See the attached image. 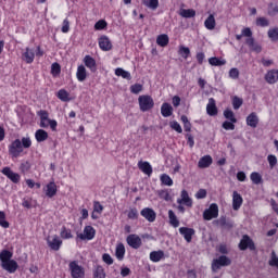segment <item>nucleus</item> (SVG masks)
<instances>
[{
    "label": "nucleus",
    "mask_w": 278,
    "mask_h": 278,
    "mask_svg": "<svg viewBox=\"0 0 278 278\" xmlns=\"http://www.w3.org/2000/svg\"><path fill=\"white\" fill-rule=\"evenodd\" d=\"M130 92L132 94H140V92H142V85L135 84V85L130 86Z\"/></svg>",
    "instance_id": "52"
},
{
    "label": "nucleus",
    "mask_w": 278,
    "mask_h": 278,
    "mask_svg": "<svg viewBox=\"0 0 278 278\" xmlns=\"http://www.w3.org/2000/svg\"><path fill=\"white\" fill-rule=\"evenodd\" d=\"M179 53L185 60H187L188 55H190V48L181 46L179 48Z\"/></svg>",
    "instance_id": "58"
},
{
    "label": "nucleus",
    "mask_w": 278,
    "mask_h": 278,
    "mask_svg": "<svg viewBox=\"0 0 278 278\" xmlns=\"http://www.w3.org/2000/svg\"><path fill=\"white\" fill-rule=\"evenodd\" d=\"M168 218H169V225L172 227H179V219L177 218V215H175V212L173 210L168 211Z\"/></svg>",
    "instance_id": "33"
},
{
    "label": "nucleus",
    "mask_w": 278,
    "mask_h": 278,
    "mask_svg": "<svg viewBox=\"0 0 278 278\" xmlns=\"http://www.w3.org/2000/svg\"><path fill=\"white\" fill-rule=\"evenodd\" d=\"M159 197H160V199H163L164 201H170V193H168V190H160Z\"/></svg>",
    "instance_id": "56"
},
{
    "label": "nucleus",
    "mask_w": 278,
    "mask_h": 278,
    "mask_svg": "<svg viewBox=\"0 0 278 278\" xmlns=\"http://www.w3.org/2000/svg\"><path fill=\"white\" fill-rule=\"evenodd\" d=\"M61 238L64 240H68L73 238V233H71V229H66V227H63L61 230Z\"/></svg>",
    "instance_id": "51"
},
{
    "label": "nucleus",
    "mask_w": 278,
    "mask_h": 278,
    "mask_svg": "<svg viewBox=\"0 0 278 278\" xmlns=\"http://www.w3.org/2000/svg\"><path fill=\"white\" fill-rule=\"evenodd\" d=\"M267 162L269 163L270 168H275V166H277V156L269 154L267 156Z\"/></svg>",
    "instance_id": "62"
},
{
    "label": "nucleus",
    "mask_w": 278,
    "mask_h": 278,
    "mask_svg": "<svg viewBox=\"0 0 278 278\" xmlns=\"http://www.w3.org/2000/svg\"><path fill=\"white\" fill-rule=\"evenodd\" d=\"M22 58L26 64H31L34 62V58H36V52L29 48H26V51L23 53Z\"/></svg>",
    "instance_id": "26"
},
{
    "label": "nucleus",
    "mask_w": 278,
    "mask_h": 278,
    "mask_svg": "<svg viewBox=\"0 0 278 278\" xmlns=\"http://www.w3.org/2000/svg\"><path fill=\"white\" fill-rule=\"evenodd\" d=\"M138 168L144 173V175H148V177H151V175H153V167L151 166V164L147 161L142 162L140 161L138 163Z\"/></svg>",
    "instance_id": "16"
},
{
    "label": "nucleus",
    "mask_w": 278,
    "mask_h": 278,
    "mask_svg": "<svg viewBox=\"0 0 278 278\" xmlns=\"http://www.w3.org/2000/svg\"><path fill=\"white\" fill-rule=\"evenodd\" d=\"M150 260L151 262H160L161 260H164V251H153L150 253Z\"/></svg>",
    "instance_id": "32"
},
{
    "label": "nucleus",
    "mask_w": 278,
    "mask_h": 278,
    "mask_svg": "<svg viewBox=\"0 0 278 278\" xmlns=\"http://www.w3.org/2000/svg\"><path fill=\"white\" fill-rule=\"evenodd\" d=\"M218 225H220L222 227H224V229H233V220L228 219L225 216L219 217V219L217 220Z\"/></svg>",
    "instance_id": "28"
},
{
    "label": "nucleus",
    "mask_w": 278,
    "mask_h": 278,
    "mask_svg": "<svg viewBox=\"0 0 278 278\" xmlns=\"http://www.w3.org/2000/svg\"><path fill=\"white\" fill-rule=\"evenodd\" d=\"M223 129H226V131H233V129H236V125H233V122H229V121H226L223 123L222 125Z\"/></svg>",
    "instance_id": "55"
},
{
    "label": "nucleus",
    "mask_w": 278,
    "mask_h": 278,
    "mask_svg": "<svg viewBox=\"0 0 278 278\" xmlns=\"http://www.w3.org/2000/svg\"><path fill=\"white\" fill-rule=\"evenodd\" d=\"M99 47L102 51H112V41L108 36H101L99 38Z\"/></svg>",
    "instance_id": "15"
},
{
    "label": "nucleus",
    "mask_w": 278,
    "mask_h": 278,
    "mask_svg": "<svg viewBox=\"0 0 278 278\" xmlns=\"http://www.w3.org/2000/svg\"><path fill=\"white\" fill-rule=\"evenodd\" d=\"M58 99H60L63 102L71 101V99H68V91H66L65 89L59 90Z\"/></svg>",
    "instance_id": "46"
},
{
    "label": "nucleus",
    "mask_w": 278,
    "mask_h": 278,
    "mask_svg": "<svg viewBox=\"0 0 278 278\" xmlns=\"http://www.w3.org/2000/svg\"><path fill=\"white\" fill-rule=\"evenodd\" d=\"M0 227L3 229H8L10 227V223L5 220V212L0 211Z\"/></svg>",
    "instance_id": "50"
},
{
    "label": "nucleus",
    "mask_w": 278,
    "mask_h": 278,
    "mask_svg": "<svg viewBox=\"0 0 278 278\" xmlns=\"http://www.w3.org/2000/svg\"><path fill=\"white\" fill-rule=\"evenodd\" d=\"M58 194V185L55 182H50L47 185L46 195L49 197V199H53Z\"/></svg>",
    "instance_id": "27"
},
{
    "label": "nucleus",
    "mask_w": 278,
    "mask_h": 278,
    "mask_svg": "<svg viewBox=\"0 0 278 278\" xmlns=\"http://www.w3.org/2000/svg\"><path fill=\"white\" fill-rule=\"evenodd\" d=\"M115 75L117 77H123V79H128V81L131 80V74L122 67L115 70Z\"/></svg>",
    "instance_id": "39"
},
{
    "label": "nucleus",
    "mask_w": 278,
    "mask_h": 278,
    "mask_svg": "<svg viewBox=\"0 0 278 278\" xmlns=\"http://www.w3.org/2000/svg\"><path fill=\"white\" fill-rule=\"evenodd\" d=\"M128 218L130 220H138V208H130V211L128 212Z\"/></svg>",
    "instance_id": "57"
},
{
    "label": "nucleus",
    "mask_w": 278,
    "mask_h": 278,
    "mask_svg": "<svg viewBox=\"0 0 278 278\" xmlns=\"http://www.w3.org/2000/svg\"><path fill=\"white\" fill-rule=\"evenodd\" d=\"M2 175H5L8 179L12 180L13 184H18L21 181V175L14 173L10 167H4L1 170Z\"/></svg>",
    "instance_id": "11"
},
{
    "label": "nucleus",
    "mask_w": 278,
    "mask_h": 278,
    "mask_svg": "<svg viewBox=\"0 0 278 278\" xmlns=\"http://www.w3.org/2000/svg\"><path fill=\"white\" fill-rule=\"evenodd\" d=\"M208 64H211V66H225L227 61L225 59L220 60L216 56H212L208 59Z\"/></svg>",
    "instance_id": "37"
},
{
    "label": "nucleus",
    "mask_w": 278,
    "mask_h": 278,
    "mask_svg": "<svg viewBox=\"0 0 278 278\" xmlns=\"http://www.w3.org/2000/svg\"><path fill=\"white\" fill-rule=\"evenodd\" d=\"M140 214L148 223H155V218H157V214L151 207H144Z\"/></svg>",
    "instance_id": "10"
},
{
    "label": "nucleus",
    "mask_w": 278,
    "mask_h": 278,
    "mask_svg": "<svg viewBox=\"0 0 278 278\" xmlns=\"http://www.w3.org/2000/svg\"><path fill=\"white\" fill-rule=\"evenodd\" d=\"M1 268H3V270H7V273H14L15 270H18V263H16V261L11 260V261H7L5 263H1Z\"/></svg>",
    "instance_id": "14"
},
{
    "label": "nucleus",
    "mask_w": 278,
    "mask_h": 278,
    "mask_svg": "<svg viewBox=\"0 0 278 278\" xmlns=\"http://www.w3.org/2000/svg\"><path fill=\"white\" fill-rule=\"evenodd\" d=\"M270 25V22L266 17H257L256 18V26L257 27H268Z\"/></svg>",
    "instance_id": "48"
},
{
    "label": "nucleus",
    "mask_w": 278,
    "mask_h": 278,
    "mask_svg": "<svg viewBox=\"0 0 278 278\" xmlns=\"http://www.w3.org/2000/svg\"><path fill=\"white\" fill-rule=\"evenodd\" d=\"M224 116H225V118H227V121H230L231 123H238V119L236 118L233 111H231L229 109L224 111Z\"/></svg>",
    "instance_id": "42"
},
{
    "label": "nucleus",
    "mask_w": 278,
    "mask_h": 278,
    "mask_svg": "<svg viewBox=\"0 0 278 278\" xmlns=\"http://www.w3.org/2000/svg\"><path fill=\"white\" fill-rule=\"evenodd\" d=\"M169 42L168 39V35L163 34V35H159L156 38V45H159V47H167Z\"/></svg>",
    "instance_id": "38"
},
{
    "label": "nucleus",
    "mask_w": 278,
    "mask_h": 278,
    "mask_svg": "<svg viewBox=\"0 0 278 278\" xmlns=\"http://www.w3.org/2000/svg\"><path fill=\"white\" fill-rule=\"evenodd\" d=\"M115 256L119 262L125 260V245L123 243L117 244L115 250Z\"/></svg>",
    "instance_id": "30"
},
{
    "label": "nucleus",
    "mask_w": 278,
    "mask_h": 278,
    "mask_svg": "<svg viewBox=\"0 0 278 278\" xmlns=\"http://www.w3.org/2000/svg\"><path fill=\"white\" fill-rule=\"evenodd\" d=\"M35 138L37 142H45L49 138V132H47L45 129H38L35 132Z\"/></svg>",
    "instance_id": "29"
},
{
    "label": "nucleus",
    "mask_w": 278,
    "mask_h": 278,
    "mask_svg": "<svg viewBox=\"0 0 278 278\" xmlns=\"http://www.w3.org/2000/svg\"><path fill=\"white\" fill-rule=\"evenodd\" d=\"M206 112L208 116H216L218 114V109L216 108V100H214V98L208 99V104L206 105Z\"/></svg>",
    "instance_id": "17"
},
{
    "label": "nucleus",
    "mask_w": 278,
    "mask_h": 278,
    "mask_svg": "<svg viewBox=\"0 0 278 278\" xmlns=\"http://www.w3.org/2000/svg\"><path fill=\"white\" fill-rule=\"evenodd\" d=\"M23 151V144L21 143V139H15L9 146V155L12 157H18Z\"/></svg>",
    "instance_id": "6"
},
{
    "label": "nucleus",
    "mask_w": 278,
    "mask_h": 278,
    "mask_svg": "<svg viewBox=\"0 0 278 278\" xmlns=\"http://www.w3.org/2000/svg\"><path fill=\"white\" fill-rule=\"evenodd\" d=\"M97 233V230L92 226H86L84 228V233H78L77 238L80 240H92Z\"/></svg>",
    "instance_id": "9"
},
{
    "label": "nucleus",
    "mask_w": 278,
    "mask_h": 278,
    "mask_svg": "<svg viewBox=\"0 0 278 278\" xmlns=\"http://www.w3.org/2000/svg\"><path fill=\"white\" fill-rule=\"evenodd\" d=\"M222 266H231V260L225 255H222L218 258L213 260L212 262L213 273H217L218 270H220Z\"/></svg>",
    "instance_id": "3"
},
{
    "label": "nucleus",
    "mask_w": 278,
    "mask_h": 278,
    "mask_svg": "<svg viewBox=\"0 0 278 278\" xmlns=\"http://www.w3.org/2000/svg\"><path fill=\"white\" fill-rule=\"evenodd\" d=\"M102 261L104 262V264H108L109 266H112V264H114V258H112V256L108 253H104L102 255Z\"/></svg>",
    "instance_id": "59"
},
{
    "label": "nucleus",
    "mask_w": 278,
    "mask_h": 278,
    "mask_svg": "<svg viewBox=\"0 0 278 278\" xmlns=\"http://www.w3.org/2000/svg\"><path fill=\"white\" fill-rule=\"evenodd\" d=\"M245 45L250 47L251 51H254L255 53H262V47L258 43H255V39L253 37L248 38L245 40Z\"/></svg>",
    "instance_id": "24"
},
{
    "label": "nucleus",
    "mask_w": 278,
    "mask_h": 278,
    "mask_svg": "<svg viewBox=\"0 0 278 278\" xmlns=\"http://www.w3.org/2000/svg\"><path fill=\"white\" fill-rule=\"evenodd\" d=\"M94 278H105V270L103 267H98L94 271Z\"/></svg>",
    "instance_id": "64"
},
{
    "label": "nucleus",
    "mask_w": 278,
    "mask_h": 278,
    "mask_svg": "<svg viewBox=\"0 0 278 278\" xmlns=\"http://www.w3.org/2000/svg\"><path fill=\"white\" fill-rule=\"evenodd\" d=\"M204 220H212L218 218V204L212 203L208 208L203 212Z\"/></svg>",
    "instance_id": "7"
},
{
    "label": "nucleus",
    "mask_w": 278,
    "mask_h": 278,
    "mask_svg": "<svg viewBox=\"0 0 278 278\" xmlns=\"http://www.w3.org/2000/svg\"><path fill=\"white\" fill-rule=\"evenodd\" d=\"M126 242L131 247V249H140V247H142V239H140L138 235H129Z\"/></svg>",
    "instance_id": "12"
},
{
    "label": "nucleus",
    "mask_w": 278,
    "mask_h": 278,
    "mask_svg": "<svg viewBox=\"0 0 278 278\" xmlns=\"http://www.w3.org/2000/svg\"><path fill=\"white\" fill-rule=\"evenodd\" d=\"M180 236H184L186 242H192V236H194V228L180 227L179 228Z\"/></svg>",
    "instance_id": "13"
},
{
    "label": "nucleus",
    "mask_w": 278,
    "mask_h": 278,
    "mask_svg": "<svg viewBox=\"0 0 278 278\" xmlns=\"http://www.w3.org/2000/svg\"><path fill=\"white\" fill-rule=\"evenodd\" d=\"M278 14V5H275V4H270L269 8H268V15L269 16H277Z\"/></svg>",
    "instance_id": "63"
},
{
    "label": "nucleus",
    "mask_w": 278,
    "mask_h": 278,
    "mask_svg": "<svg viewBox=\"0 0 278 278\" xmlns=\"http://www.w3.org/2000/svg\"><path fill=\"white\" fill-rule=\"evenodd\" d=\"M177 203L179 205L184 203L185 205H187V207H192V199H190V195H188V191L186 190L181 191V199H178Z\"/></svg>",
    "instance_id": "21"
},
{
    "label": "nucleus",
    "mask_w": 278,
    "mask_h": 278,
    "mask_svg": "<svg viewBox=\"0 0 278 278\" xmlns=\"http://www.w3.org/2000/svg\"><path fill=\"white\" fill-rule=\"evenodd\" d=\"M250 179L253 184H255V186H258V184L262 181V175H260V173L253 172L250 175Z\"/></svg>",
    "instance_id": "47"
},
{
    "label": "nucleus",
    "mask_w": 278,
    "mask_h": 278,
    "mask_svg": "<svg viewBox=\"0 0 278 278\" xmlns=\"http://www.w3.org/2000/svg\"><path fill=\"white\" fill-rule=\"evenodd\" d=\"M204 25L206 29H214L216 27V18H214V15H208L204 22Z\"/></svg>",
    "instance_id": "40"
},
{
    "label": "nucleus",
    "mask_w": 278,
    "mask_h": 278,
    "mask_svg": "<svg viewBox=\"0 0 278 278\" xmlns=\"http://www.w3.org/2000/svg\"><path fill=\"white\" fill-rule=\"evenodd\" d=\"M142 3L146 5V8H149L153 11L160 8V0H142Z\"/></svg>",
    "instance_id": "34"
},
{
    "label": "nucleus",
    "mask_w": 278,
    "mask_h": 278,
    "mask_svg": "<svg viewBox=\"0 0 278 278\" xmlns=\"http://www.w3.org/2000/svg\"><path fill=\"white\" fill-rule=\"evenodd\" d=\"M60 73H62V66H60L59 63H53L51 65V74L53 75V77H58Z\"/></svg>",
    "instance_id": "49"
},
{
    "label": "nucleus",
    "mask_w": 278,
    "mask_h": 278,
    "mask_svg": "<svg viewBox=\"0 0 278 278\" xmlns=\"http://www.w3.org/2000/svg\"><path fill=\"white\" fill-rule=\"evenodd\" d=\"M239 249L240 251H247V249L250 251H255V242H253V239H251L249 235H243L239 243Z\"/></svg>",
    "instance_id": "5"
},
{
    "label": "nucleus",
    "mask_w": 278,
    "mask_h": 278,
    "mask_svg": "<svg viewBox=\"0 0 278 278\" xmlns=\"http://www.w3.org/2000/svg\"><path fill=\"white\" fill-rule=\"evenodd\" d=\"M179 14L182 18H194L197 11H194V9H182Z\"/></svg>",
    "instance_id": "35"
},
{
    "label": "nucleus",
    "mask_w": 278,
    "mask_h": 278,
    "mask_svg": "<svg viewBox=\"0 0 278 278\" xmlns=\"http://www.w3.org/2000/svg\"><path fill=\"white\" fill-rule=\"evenodd\" d=\"M242 195L238 193V191H233L232 193V208L238 212L240 207H242Z\"/></svg>",
    "instance_id": "19"
},
{
    "label": "nucleus",
    "mask_w": 278,
    "mask_h": 278,
    "mask_svg": "<svg viewBox=\"0 0 278 278\" xmlns=\"http://www.w3.org/2000/svg\"><path fill=\"white\" fill-rule=\"evenodd\" d=\"M242 103H244V100H242V98H239L238 96H235L232 98L233 110H240V108H242Z\"/></svg>",
    "instance_id": "44"
},
{
    "label": "nucleus",
    "mask_w": 278,
    "mask_h": 278,
    "mask_svg": "<svg viewBox=\"0 0 278 278\" xmlns=\"http://www.w3.org/2000/svg\"><path fill=\"white\" fill-rule=\"evenodd\" d=\"M212 162L213 160L210 155H204L199 160L198 166L199 168H210V166H212Z\"/></svg>",
    "instance_id": "25"
},
{
    "label": "nucleus",
    "mask_w": 278,
    "mask_h": 278,
    "mask_svg": "<svg viewBox=\"0 0 278 278\" xmlns=\"http://www.w3.org/2000/svg\"><path fill=\"white\" fill-rule=\"evenodd\" d=\"M84 64L91 71V73H97V61L92 56L86 55L84 58Z\"/></svg>",
    "instance_id": "18"
},
{
    "label": "nucleus",
    "mask_w": 278,
    "mask_h": 278,
    "mask_svg": "<svg viewBox=\"0 0 278 278\" xmlns=\"http://www.w3.org/2000/svg\"><path fill=\"white\" fill-rule=\"evenodd\" d=\"M76 77H77L78 81H86V77H88V75L86 72V67L84 65H79L77 67Z\"/></svg>",
    "instance_id": "31"
},
{
    "label": "nucleus",
    "mask_w": 278,
    "mask_h": 278,
    "mask_svg": "<svg viewBox=\"0 0 278 278\" xmlns=\"http://www.w3.org/2000/svg\"><path fill=\"white\" fill-rule=\"evenodd\" d=\"M138 101L141 112H149V110H153V106L155 105V102L151 96H140Z\"/></svg>",
    "instance_id": "2"
},
{
    "label": "nucleus",
    "mask_w": 278,
    "mask_h": 278,
    "mask_svg": "<svg viewBox=\"0 0 278 278\" xmlns=\"http://www.w3.org/2000/svg\"><path fill=\"white\" fill-rule=\"evenodd\" d=\"M229 77L231 79H238V77H240V71L238 68H236V67L230 68Z\"/></svg>",
    "instance_id": "61"
},
{
    "label": "nucleus",
    "mask_w": 278,
    "mask_h": 278,
    "mask_svg": "<svg viewBox=\"0 0 278 278\" xmlns=\"http://www.w3.org/2000/svg\"><path fill=\"white\" fill-rule=\"evenodd\" d=\"M106 27H108V22H105V20H100L94 24V29L97 30L105 29Z\"/></svg>",
    "instance_id": "54"
},
{
    "label": "nucleus",
    "mask_w": 278,
    "mask_h": 278,
    "mask_svg": "<svg viewBox=\"0 0 278 278\" xmlns=\"http://www.w3.org/2000/svg\"><path fill=\"white\" fill-rule=\"evenodd\" d=\"M160 179L163 186H173V178L168 174L161 175Z\"/></svg>",
    "instance_id": "45"
},
{
    "label": "nucleus",
    "mask_w": 278,
    "mask_h": 278,
    "mask_svg": "<svg viewBox=\"0 0 278 278\" xmlns=\"http://www.w3.org/2000/svg\"><path fill=\"white\" fill-rule=\"evenodd\" d=\"M21 143L22 149H29V147H31V139H29V137H23Z\"/></svg>",
    "instance_id": "60"
},
{
    "label": "nucleus",
    "mask_w": 278,
    "mask_h": 278,
    "mask_svg": "<svg viewBox=\"0 0 278 278\" xmlns=\"http://www.w3.org/2000/svg\"><path fill=\"white\" fill-rule=\"evenodd\" d=\"M71 276L73 278H84L86 273L84 271V267H81L77 261H73L70 263Z\"/></svg>",
    "instance_id": "4"
},
{
    "label": "nucleus",
    "mask_w": 278,
    "mask_h": 278,
    "mask_svg": "<svg viewBox=\"0 0 278 278\" xmlns=\"http://www.w3.org/2000/svg\"><path fill=\"white\" fill-rule=\"evenodd\" d=\"M47 243L51 251H60L62 247V239H60L58 235H54L53 237L47 238Z\"/></svg>",
    "instance_id": "8"
},
{
    "label": "nucleus",
    "mask_w": 278,
    "mask_h": 278,
    "mask_svg": "<svg viewBox=\"0 0 278 278\" xmlns=\"http://www.w3.org/2000/svg\"><path fill=\"white\" fill-rule=\"evenodd\" d=\"M169 127L177 131V134H182L184 129H181V125H179L176 121L169 123Z\"/></svg>",
    "instance_id": "53"
},
{
    "label": "nucleus",
    "mask_w": 278,
    "mask_h": 278,
    "mask_svg": "<svg viewBox=\"0 0 278 278\" xmlns=\"http://www.w3.org/2000/svg\"><path fill=\"white\" fill-rule=\"evenodd\" d=\"M161 114L164 118L173 116V105L168 102H164L161 106Z\"/></svg>",
    "instance_id": "20"
},
{
    "label": "nucleus",
    "mask_w": 278,
    "mask_h": 278,
    "mask_svg": "<svg viewBox=\"0 0 278 278\" xmlns=\"http://www.w3.org/2000/svg\"><path fill=\"white\" fill-rule=\"evenodd\" d=\"M12 252L9 250H2L0 252V262L1 264H5V262H10L12 260Z\"/></svg>",
    "instance_id": "36"
},
{
    "label": "nucleus",
    "mask_w": 278,
    "mask_h": 278,
    "mask_svg": "<svg viewBox=\"0 0 278 278\" xmlns=\"http://www.w3.org/2000/svg\"><path fill=\"white\" fill-rule=\"evenodd\" d=\"M37 115L40 118V127L43 129H47V127H50L52 131H58V122L55 119L49 118V112L45 110H40L37 112Z\"/></svg>",
    "instance_id": "1"
},
{
    "label": "nucleus",
    "mask_w": 278,
    "mask_h": 278,
    "mask_svg": "<svg viewBox=\"0 0 278 278\" xmlns=\"http://www.w3.org/2000/svg\"><path fill=\"white\" fill-rule=\"evenodd\" d=\"M267 36L271 40V42H278V27L270 28L267 31Z\"/></svg>",
    "instance_id": "41"
},
{
    "label": "nucleus",
    "mask_w": 278,
    "mask_h": 278,
    "mask_svg": "<svg viewBox=\"0 0 278 278\" xmlns=\"http://www.w3.org/2000/svg\"><path fill=\"white\" fill-rule=\"evenodd\" d=\"M258 123H260V117H257V114L255 112L251 113L247 117V125H249V127H252L253 129L257 127Z\"/></svg>",
    "instance_id": "22"
},
{
    "label": "nucleus",
    "mask_w": 278,
    "mask_h": 278,
    "mask_svg": "<svg viewBox=\"0 0 278 278\" xmlns=\"http://www.w3.org/2000/svg\"><path fill=\"white\" fill-rule=\"evenodd\" d=\"M268 265L271 266L273 268L278 269V257H277V253H275V251H271L270 260L268 261Z\"/></svg>",
    "instance_id": "43"
},
{
    "label": "nucleus",
    "mask_w": 278,
    "mask_h": 278,
    "mask_svg": "<svg viewBox=\"0 0 278 278\" xmlns=\"http://www.w3.org/2000/svg\"><path fill=\"white\" fill-rule=\"evenodd\" d=\"M267 84H277L278 81V70H271L265 75Z\"/></svg>",
    "instance_id": "23"
}]
</instances>
